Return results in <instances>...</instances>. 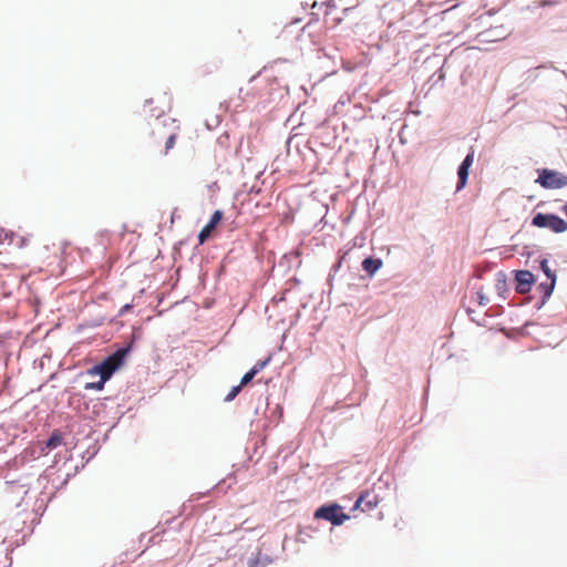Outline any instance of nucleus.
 <instances>
[{
    "label": "nucleus",
    "instance_id": "obj_9",
    "mask_svg": "<svg viewBox=\"0 0 567 567\" xmlns=\"http://www.w3.org/2000/svg\"><path fill=\"white\" fill-rule=\"evenodd\" d=\"M382 266V261L380 259L374 258H365L362 261V268L364 271H367L369 275H373L375 271H378Z\"/></svg>",
    "mask_w": 567,
    "mask_h": 567
},
{
    "label": "nucleus",
    "instance_id": "obj_5",
    "mask_svg": "<svg viewBox=\"0 0 567 567\" xmlns=\"http://www.w3.org/2000/svg\"><path fill=\"white\" fill-rule=\"evenodd\" d=\"M380 503V497L373 491L363 492L354 504V509H361L362 512H369L374 509Z\"/></svg>",
    "mask_w": 567,
    "mask_h": 567
},
{
    "label": "nucleus",
    "instance_id": "obj_14",
    "mask_svg": "<svg viewBox=\"0 0 567 567\" xmlns=\"http://www.w3.org/2000/svg\"><path fill=\"white\" fill-rule=\"evenodd\" d=\"M241 388H243V386H241L240 384H239V385L234 386V388L229 391V393L226 395L225 401H226V402H230V401H233V400H234V399L239 394V392H240Z\"/></svg>",
    "mask_w": 567,
    "mask_h": 567
},
{
    "label": "nucleus",
    "instance_id": "obj_19",
    "mask_svg": "<svg viewBox=\"0 0 567 567\" xmlns=\"http://www.w3.org/2000/svg\"><path fill=\"white\" fill-rule=\"evenodd\" d=\"M6 238H8V234H7V233H4V234L2 235V233H0V244H2V243H3V240H4Z\"/></svg>",
    "mask_w": 567,
    "mask_h": 567
},
{
    "label": "nucleus",
    "instance_id": "obj_17",
    "mask_svg": "<svg viewBox=\"0 0 567 567\" xmlns=\"http://www.w3.org/2000/svg\"><path fill=\"white\" fill-rule=\"evenodd\" d=\"M477 296H478V303H480L481 306H485V305H487V302H488V298H486V297H485L483 293H481V292H478V293H477Z\"/></svg>",
    "mask_w": 567,
    "mask_h": 567
},
{
    "label": "nucleus",
    "instance_id": "obj_1",
    "mask_svg": "<svg viewBox=\"0 0 567 567\" xmlns=\"http://www.w3.org/2000/svg\"><path fill=\"white\" fill-rule=\"evenodd\" d=\"M124 357H106L104 361L99 364L93 365L92 368L86 370V374L90 377L99 375L100 379L94 382H87L84 385L85 390H96L102 391L104 389V384L107 380L111 379L113 373L123 364Z\"/></svg>",
    "mask_w": 567,
    "mask_h": 567
},
{
    "label": "nucleus",
    "instance_id": "obj_16",
    "mask_svg": "<svg viewBox=\"0 0 567 567\" xmlns=\"http://www.w3.org/2000/svg\"><path fill=\"white\" fill-rule=\"evenodd\" d=\"M256 377L255 373H252L251 370H249L247 373L244 374V377L241 378V381H240V385L241 386H245L247 385L254 378Z\"/></svg>",
    "mask_w": 567,
    "mask_h": 567
},
{
    "label": "nucleus",
    "instance_id": "obj_2",
    "mask_svg": "<svg viewBox=\"0 0 567 567\" xmlns=\"http://www.w3.org/2000/svg\"><path fill=\"white\" fill-rule=\"evenodd\" d=\"M532 225L538 228H548L554 233H563L567 229L565 220L551 214H536L533 217Z\"/></svg>",
    "mask_w": 567,
    "mask_h": 567
},
{
    "label": "nucleus",
    "instance_id": "obj_12",
    "mask_svg": "<svg viewBox=\"0 0 567 567\" xmlns=\"http://www.w3.org/2000/svg\"><path fill=\"white\" fill-rule=\"evenodd\" d=\"M135 336L134 333L131 336V341L127 346L120 347L116 349L112 354H128V352L132 350V343L134 342Z\"/></svg>",
    "mask_w": 567,
    "mask_h": 567
},
{
    "label": "nucleus",
    "instance_id": "obj_13",
    "mask_svg": "<svg viewBox=\"0 0 567 567\" xmlns=\"http://www.w3.org/2000/svg\"><path fill=\"white\" fill-rule=\"evenodd\" d=\"M271 357H267L265 360H259L256 364L250 369L252 373L256 375L269 363Z\"/></svg>",
    "mask_w": 567,
    "mask_h": 567
},
{
    "label": "nucleus",
    "instance_id": "obj_8",
    "mask_svg": "<svg viewBox=\"0 0 567 567\" xmlns=\"http://www.w3.org/2000/svg\"><path fill=\"white\" fill-rule=\"evenodd\" d=\"M473 161H474V152H471L470 154L466 155V157L460 165L458 171H457L458 182H457V186H456V192H460L461 189H463L465 187L467 177H468V169L472 166Z\"/></svg>",
    "mask_w": 567,
    "mask_h": 567
},
{
    "label": "nucleus",
    "instance_id": "obj_4",
    "mask_svg": "<svg viewBox=\"0 0 567 567\" xmlns=\"http://www.w3.org/2000/svg\"><path fill=\"white\" fill-rule=\"evenodd\" d=\"M536 182L544 188L551 189L560 188L566 184V179L563 175L549 169H542Z\"/></svg>",
    "mask_w": 567,
    "mask_h": 567
},
{
    "label": "nucleus",
    "instance_id": "obj_10",
    "mask_svg": "<svg viewBox=\"0 0 567 567\" xmlns=\"http://www.w3.org/2000/svg\"><path fill=\"white\" fill-rule=\"evenodd\" d=\"M62 441H63V439H62L61 433L55 431L52 433V435L45 442V446L49 450H53V449H56L58 446H60L62 444Z\"/></svg>",
    "mask_w": 567,
    "mask_h": 567
},
{
    "label": "nucleus",
    "instance_id": "obj_6",
    "mask_svg": "<svg viewBox=\"0 0 567 567\" xmlns=\"http://www.w3.org/2000/svg\"><path fill=\"white\" fill-rule=\"evenodd\" d=\"M516 291L527 293L534 284V275L529 270H519L515 275Z\"/></svg>",
    "mask_w": 567,
    "mask_h": 567
},
{
    "label": "nucleus",
    "instance_id": "obj_18",
    "mask_svg": "<svg viewBox=\"0 0 567 567\" xmlns=\"http://www.w3.org/2000/svg\"><path fill=\"white\" fill-rule=\"evenodd\" d=\"M131 308V305H125L123 306V308L121 309V315H123L124 312H126L128 309Z\"/></svg>",
    "mask_w": 567,
    "mask_h": 567
},
{
    "label": "nucleus",
    "instance_id": "obj_3",
    "mask_svg": "<svg viewBox=\"0 0 567 567\" xmlns=\"http://www.w3.org/2000/svg\"><path fill=\"white\" fill-rule=\"evenodd\" d=\"M315 518L326 519L332 525H341L349 519V515L344 514L338 504L321 506L315 512Z\"/></svg>",
    "mask_w": 567,
    "mask_h": 567
},
{
    "label": "nucleus",
    "instance_id": "obj_7",
    "mask_svg": "<svg viewBox=\"0 0 567 567\" xmlns=\"http://www.w3.org/2000/svg\"><path fill=\"white\" fill-rule=\"evenodd\" d=\"M223 219V213L220 210L214 212V214L210 217V220L205 225L198 235V241L199 244H204L213 234L217 225Z\"/></svg>",
    "mask_w": 567,
    "mask_h": 567
},
{
    "label": "nucleus",
    "instance_id": "obj_11",
    "mask_svg": "<svg viewBox=\"0 0 567 567\" xmlns=\"http://www.w3.org/2000/svg\"><path fill=\"white\" fill-rule=\"evenodd\" d=\"M176 138H177V134L176 133H169L166 136L164 151L162 152L164 155H166L168 153V151L174 147Z\"/></svg>",
    "mask_w": 567,
    "mask_h": 567
},
{
    "label": "nucleus",
    "instance_id": "obj_15",
    "mask_svg": "<svg viewBox=\"0 0 567 567\" xmlns=\"http://www.w3.org/2000/svg\"><path fill=\"white\" fill-rule=\"evenodd\" d=\"M540 266H542V269L544 270V272L547 275V277L551 279V284L549 287V289H551L554 286L555 278H554V275L550 272V269L548 268L547 260H543Z\"/></svg>",
    "mask_w": 567,
    "mask_h": 567
}]
</instances>
